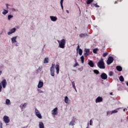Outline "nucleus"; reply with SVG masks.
<instances>
[{"label": "nucleus", "instance_id": "obj_1", "mask_svg": "<svg viewBox=\"0 0 128 128\" xmlns=\"http://www.w3.org/2000/svg\"><path fill=\"white\" fill-rule=\"evenodd\" d=\"M97 66L101 70H104L106 68V66H104V58H101L100 60L98 62Z\"/></svg>", "mask_w": 128, "mask_h": 128}, {"label": "nucleus", "instance_id": "obj_2", "mask_svg": "<svg viewBox=\"0 0 128 128\" xmlns=\"http://www.w3.org/2000/svg\"><path fill=\"white\" fill-rule=\"evenodd\" d=\"M58 42L59 44V48H65L66 46V40L62 39L60 41L58 40Z\"/></svg>", "mask_w": 128, "mask_h": 128}, {"label": "nucleus", "instance_id": "obj_3", "mask_svg": "<svg viewBox=\"0 0 128 128\" xmlns=\"http://www.w3.org/2000/svg\"><path fill=\"white\" fill-rule=\"evenodd\" d=\"M50 74L52 76H54V64H52V66L50 68Z\"/></svg>", "mask_w": 128, "mask_h": 128}, {"label": "nucleus", "instance_id": "obj_4", "mask_svg": "<svg viewBox=\"0 0 128 128\" xmlns=\"http://www.w3.org/2000/svg\"><path fill=\"white\" fill-rule=\"evenodd\" d=\"M35 114L38 118H42V114H40V111H38L36 108L35 109Z\"/></svg>", "mask_w": 128, "mask_h": 128}, {"label": "nucleus", "instance_id": "obj_5", "mask_svg": "<svg viewBox=\"0 0 128 128\" xmlns=\"http://www.w3.org/2000/svg\"><path fill=\"white\" fill-rule=\"evenodd\" d=\"M3 120L5 124H8V122H10V118L8 116H4L3 118Z\"/></svg>", "mask_w": 128, "mask_h": 128}, {"label": "nucleus", "instance_id": "obj_6", "mask_svg": "<svg viewBox=\"0 0 128 128\" xmlns=\"http://www.w3.org/2000/svg\"><path fill=\"white\" fill-rule=\"evenodd\" d=\"M114 62V58L110 56L107 60V64H110Z\"/></svg>", "mask_w": 128, "mask_h": 128}, {"label": "nucleus", "instance_id": "obj_7", "mask_svg": "<svg viewBox=\"0 0 128 128\" xmlns=\"http://www.w3.org/2000/svg\"><path fill=\"white\" fill-rule=\"evenodd\" d=\"M100 76L102 80H106L108 78V75L106 73H102Z\"/></svg>", "mask_w": 128, "mask_h": 128}, {"label": "nucleus", "instance_id": "obj_8", "mask_svg": "<svg viewBox=\"0 0 128 128\" xmlns=\"http://www.w3.org/2000/svg\"><path fill=\"white\" fill-rule=\"evenodd\" d=\"M1 84L3 88H6V79L3 80L1 82Z\"/></svg>", "mask_w": 128, "mask_h": 128}, {"label": "nucleus", "instance_id": "obj_9", "mask_svg": "<svg viewBox=\"0 0 128 128\" xmlns=\"http://www.w3.org/2000/svg\"><path fill=\"white\" fill-rule=\"evenodd\" d=\"M52 114L54 116H56L58 114V108H56L52 111Z\"/></svg>", "mask_w": 128, "mask_h": 128}, {"label": "nucleus", "instance_id": "obj_10", "mask_svg": "<svg viewBox=\"0 0 128 128\" xmlns=\"http://www.w3.org/2000/svg\"><path fill=\"white\" fill-rule=\"evenodd\" d=\"M16 28H12L9 32H8V34L10 36V34H14V32H16Z\"/></svg>", "mask_w": 128, "mask_h": 128}, {"label": "nucleus", "instance_id": "obj_11", "mask_svg": "<svg viewBox=\"0 0 128 128\" xmlns=\"http://www.w3.org/2000/svg\"><path fill=\"white\" fill-rule=\"evenodd\" d=\"M42 86H44V82L40 80L38 86V88H42Z\"/></svg>", "mask_w": 128, "mask_h": 128}, {"label": "nucleus", "instance_id": "obj_12", "mask_svg": "<svg viewBox=\"0 0 128 128\" xmlns=\"http://www.w3.org/2000/svg\"><path fill=\"white\" fill-rule=\"evenodd\" d=\"M102 102V98L100 96H98L96 100V102Z\"/></svg>", "mask_w": 128, "mask_h": 128}, {"label": "nucleus", "instance_id": "obj_13", "mask_svg": "<svg viewBox=\"0 0 128 128\" xmlns=\"http://www.w3.org/2000/svg\"><path fill=\"white\" fill-rule=\"evenodd\" d=\"M88 64L91 68H94V62H92V60H90L88 62Z\"/></svg>", "mask_w": 128, "mask_h": 128}, {"label": "nucleus", "instance_id": "obj_14", "mask_svg": "<svg viewBox=\"0 0 128 128\" xmlns=\"http://www.w3.org/2000/svg\"><path fill=\"white\" fill-rule=\"evenodd\" d=\"M50 18L51 20H52V22H56V21L58 20V18H56V16H50Z\"/></svg>", "mask_w": 128, "mask_h": 128}, {"label": "nucleus", "instance_id": "obj_15", "mask_svg": "<svg viewBox=\"0 0 128 128\" xmlns=\"http://www.w3.org/2000/svg\"><path fill=\"white\" fill-rule=\"evenodd\" d=\"M16 36H14L12 38V44H14V42H16Z\"/></svg>", "mask_w": 128, "mask_h": 128}, {"label": "nucleus", "instance_id": "obj_16", "mask_svg": "<svg viewBox=\"0 0 128 128\" xmlns=\"http://www.w3.org/2000/svg\"><path fill=\"white\" fill-rule=\"evenodd\" d=\"M27 104H26V103H24L23 104H21L20 106V108L21 110H24V108H26V106Z\"/></svg>", "mask_w": 128, "mask_h": 128}, {"label": "nucleus", "instance_id": "obj_17", "mask_svg": "<svg viewBox=\"0 0 128 128\" xmlns=\"http://www.w3.org/2000/svg\"><path fill=\"white\" fill-rule=\"evenodd\" d=\"M116 70H117L118 72H122V68L120 66H117L116 67Z\"/></svg>", "mask_w": 128, "mask_h": 128}, {"label": "nucleus", "instance_id": "obj_18", "mask_svg": "<svg viewBox=\"0 0 128 128\" xmlns=\"http://www.w3.org/2000/svg\"><path fill=\"white\" fill-rule=\"evenodd\" d=\"M39 128H44V125L42 122H40L39 123Z\"/></svg>", "mask_w": 128, "mask_h": 128}, {"label": "nucleus", "instance_id": "obj_19", "mask_svg": "<svg viewBox=\"0 0 128 128\" xmlns=\"http://www.w3.org/2000/svg\"><path fill=\"white\" fill-rule=\"evenodd\" d=\"M92 2H94V0H87L86 2V4H90Z\"/></svg>", "mask_w": 128, "mask_h": 128}, {"label": "nucleus", "instance_id": "obj_20", "mask_svg": "<svg viewBox=\"0 0 128 128\" xmlns=\"http://www.w3.org/2000/svg\"><path fill=\"white\" fill-rule=\"evenodd\" d=\"M72 88L75 90L76 92V84L74 83V82H72Z\"/></svg>", "mask_w": 128, "mask_h": 128}, {"label": "nucleus", "instance_id": "obj_21", "mask_svg": "<svg viewBox=\"0 0 128 128\" xmlns=\"http://www.w3.org/2000/svg\"><path fill=\"white\" fill-rule=\"evenodd\" d=\"M88 36L86 34H80V38H84V36Z\"/></svg>", "mask_w": 128, "mask_h": 128}, {"label": "nucleus", "instance_id": "obj_22", "mask_svg": "<svg viewBox=\"0 0 128 128\" xmlns=\"http://www.w3.org/2000/svg\"><path fill=\"white\" fill-rule=\"evenodd\" d=\"M44 64H48V58H46L44 61Z\"/></svg>", "mask_w": 128, "mask_h": 128}, {"label": "nucleus", "instance_id": "obj_23", "mask_svg": "<svg viewBox=\"0 0 128 128\" xmlns=\"http://www.w3.org/2000/svg\"><path fill=\"white\" fill-rule=\"evenodd\" d=\"M6 104H8V106H9V104H10V100L8 99H6Z\"/></svg>", "mask_w": 128, "mask_h": 128}, {"label": "nucleus", "instance_id": "obj_24", "mask_svg": "<svg viewBox=\"0 0 128 128\" xmlns=\"http://www.w3.org/2000/svg\"><path fill=\"white\" fill-rule=\"evenodd\" d=\"M119 80H120V82H124V76H120L119 77Z\"/></svg>", "mask_w": 128, "mask_h": 128}, {"label": "nucleus", "instance_id": "obj_25", "mask_svg": "<svg viewBox=\"0 0 128 128\" xmlns=\"http://www.w3.org/2000/svg\"><path fill=\"white\" fill-rule=\"evenodd\" d=\"M93 72L94 74H100V71L96 70H94Z\"/></svg>", "mask_w": 128, "mask_h": 128}, {"label": "nucleus", "instance_id": "obj_26", "mask_svg": "<svg viewBox=\"0 0 128 128\" xmlns=\"http://www.w3.org/2000/svg\"><path fill=\"white\" fill-rule=\"evenodd\" d=\"M64 102H65L66 104L68 103V96H65Z\"/></svg>", "mask_w": 128, "mask_h": 128}, {"label": "nucleus", "instance_id": "obj_27", "mask_svg": "<svg viewBox=\"0 0 128 128\" xmlns=\"http://www.w3.org/2000/svg\"><path fill=\"white\" fill-rule=\"evenodd\" d=\"M80 60L82 64H84V56H82L80 57Z\"/></svg>", "mask_w": 128, "mask_h": 128}, {"label": "nucleus", "instance_id": "obj_28", "mask_svg": "<svg viewBox=\"0 0 128 128\" xmlns=\"http://www.w3.org/2000/svg\"><path fill=\"white\" fill-rule=\"evenodd\" d=\"M60 6L62 7V10H64V6L62 5V4H64V0H60Z\"/></svg>", "mask_w": 128, "mask_h": 128}, {"label": "nucleus", "instance_id": "obj_29", "mask_svg": "<svg viewBox=\"0 0 128 128\" xmlns=\"http://www.w3.org/2000/svg\"><path fill=\"white\" fill-rule=\"evenodd\" d=\"M8 11L6 10H4L2 12L3 14H8Z\"/></svg>", "mask_w": 128, "mask_h": 128}, {"label": "nucleus", "instance_id": "obj_30", "mask_svg": "<svg viewBox=\"0 0 128 128\" xmlns=\"http://www.w3.org/2000/svg\"><path fill=\"white\" fill-rule=\"evenodd\" d=\"M98 49L95 48L93 50V52L94 54H98Z\"/></svg>", "mask_w": 128, "mask_h": 128}, {"label": "nucleus", "instance_id": "obj_31", "mask_svg": "<svg viewBox=\"0 0 128 128\" xmlns=\"http://www.w3.org/2000/svg\"><path fill=\"white\" fill-rule=\"evenodd\" d=\"M14 18V16L12 15H8V20H10V18Z\"/></svg>", "mask_w": 128, "mask_h": 128}, {"label": "nucleus", "instance_id": "obj_32", "mask_svg": "<svg viewBox=\"0 0 128 128\" xmlns=\"http://www.w3.org/2000/svg\"><path fill=\"white\" fill-rule=\"evenodd\" d=\"M56 70H60V66L58 64H56Z\"/></svg>", "mask_w": 128, "mask_h": 128}, {"label": "nucleus", "instance_id": "obj_33", "mask_svg": "<svg viewBox=\"0 0 128 128\" xmlns=\"http://www.w3.org/2000/svg\"><path fill=\"white\" fill-rule=\"evenodd\" d=\"M78 50L79 51L80 56H82V49H79Z\"/></svg>", "mask_w": 128, "mask_h": 128}, {"label": "nucleus", "instance_id": "obj_34", "mask_svg": "<svg viewBox=\"0 0 128 128\" xmlns=\"http://www.w3.org/2000/svg\"><path fill=\"white\" fill-rule=\"evenodd\" d=\"M108 53L104 52L102 56H104V58H106V56H108Z\"/></svg>", "mask_w": 128, "mask_h": 128}, {"label": "nucleus", "instance_id": "obj_35", "mask_svg": "<svg viewBox=\"0 0 128 128\" xmlns=\"http://www.w3.org/2000/svg\"><path fill=\"white\" fill-rule=\"evenodd\" d=\"M76 62V64L74 65V68H76V66H78V62H76V60H75Z\"/></svg>", "mask_w": 128, "mask_h": 128}, {"label": "nucleus", "instance_id": "obj_36", "mask_svg": "<svg viewBox=\"0 0 128 128\" xmlns=\"http://www.w3.org/2000/svg\"><path fill=\"white\" fill-rule=\"evenodd\" d=\"M70 126H74V121H71L70 123Z\"/></svg>", "mask_w": 128, "mask_h": 128}, {"label": "nucleus", "instance_id": "obj_37", "mask_svg": "<svg viewBox=\"0 0 128 128\" xmlns=\"http://www.w3.org/2000/svg\"><path fill=\"white\" fill-rule=\"evenodd\" d=\"M118 112L117 110H114L111 112V114H116Z\"/></svg>", "mask_w": 128, "mask_h": 128}, {"label": "nucleus", "instance_id": "obj_38", "mask_svg": "<svg viewBox=\"0 0 128 128\" xmlns=\"http://www.w3.org/2000/svg\"><path fill=\"white\" fill-rule=\"evenodd\" d=\"M84 52L88 54L90 52V49H85Z\"/></svg>", "mask_w": 128, "mask_h": 128}, {"label": "nucleus", "instance_id": "obj_39", "mask_svg": "<svg viewBox=\"0 0 128 128\" xmlns=\"http://www.w3.org/2000/svg\"><path fill=\"white\" fill-rule=\"evenodd\" d=\"M112 74H114V72H109V76H112Z\"/></svg>", "mask_w": 128, "mask_h": 128}, {"label": "nucleus", "instance_id": "obj_40", "mask_svg": "<svg viewBox=\"0 0 128 128\" xmlns=\"http://www.w3.org/2000/svg\"><path fill=\"white\" fill-rule=\"evenodd\" d=\"M94 6H96V8H100V6L98 5V4H94Z\"/></svg>", "mask_w": 128, "mask_h": 128}, {"label": "nucleus", "instance_id": "obj_41", "mask_svg": "<svg viewBox=\"0 0 128 128\" xmlns=\"http://www.w3.org/2000/svg\"><path fill=\"white\" fill-rule=\"evenodd\" d=\"M2 83H0V92H2Z\"/></svg>", "mask_w": 128, "mask_h": 128}, {"label": "nucleus", "instance_id": "obj_42", "mask_svg": "<svg viewBox=\"0 0 128 128\" xmlns=\"http://www.w3.org/2000/svg\"><path fill=\"white\" fill-rule=\"evenodd\" d=\"M80 50V45H78L77 46V52Z\"/></svg>", "mask_w": 128, "mask_h": 128}, {"label": "nucleus", "instance_id": "obj_43", "mask_svg": "<svg viewBox=\"0 0 128 128\" xmlns=\"http://www.w3.org/2000/svg\"><path fill=\"white\" fill-rule=\"evenodd\" d=\"M84 56H88V53H84Z\"/></svg>", "mask_w": 128, "mask_h": 128}, {"label": "nucleus", "instance_id": "obj_44", "mask_svg": "<svg viewBox=\"0 0 128 128\" xmlns=\"http://www.w3.org/2000/svg\"><path fill=\"white\" fill-rule=\"evenodd\" d=\"M0 128H2V122H0Z\"/></svg>", "mask_w": 128, "mask_h": 128}, {"label": "nucleus", "instance_id": "obj_45", "mask_svg": "<svg viewBox=\"0 0 128 128\" xmlns=\"http://www.w3.org/2000/svg\"><path fill=\"white\" fill-rule=\"evenodd\" d=\"M90 126H92V120H90Z\"/></svg>", "mask_w": 128, "mask_h": 128}, {"label": "nucleus", "instance_id": "obj_46", "mask_svg": "<svg viewBox=\"0 0 128 128\" xmlns=\"http://www.w3.org/2000/svg\"><path fill=\"white\" fill-rule=\"evenodd\" d=\"M58 72H60V70H56V74H58Z\"/></svg>", "mask_w": 128, "mask_h": 128}, {"label": "nucleus", "instance_id": "obj_47", "mask_svg": "<svg viewBox=\"0 0 128 128\" xmlns=\"http://www.w3.org/2000/svg\"><path fill=\"white\" fill-rule=\"evenodd\" d=\"M110 96H114L112 92H110Z\"/></svg>", "mask_w": 128, "mask_h": 128}, {"label": "nucleus", "instance_id": "obj_48", "mask_svg": "<svg viewBox=\"0 0 128 128\" xmlns=\"http://www.w3.org/2000/svg\"><path fill=\"white\" fill-rule=\"evenodd\" d=\"M12 10L13 12H14V11L16 10V9L12 8Z\"/></svg>", "mask_w": 128, "mask_h": 128}, {"label": "nucleus", "instance_id": "obj_49", "mask_svg": "<svg viewBox=\"0 0 128 128\" xmlns=\"http://www.w3.org/2000/svg\"><path fill=\"white\" fill-rule=\"evenodd\" d=\"M8 6H10V5L7 4H6V8H8Z\"/></svg>", "mask_w": 128, "mask_h": 128}, {"label": "nucleus", "instance_id": "obj_50", "mask_svg": "<svg viewBox=\"0 0 128 128\" xmlns=\"http://www.w3.org/2000/svg\"><path fill=\"white\" fill-rule=\"evenodd\" d=\"M115 4H118V1H116L114 2Z\"/></svg>", "mask_w": 128, "mask_h": 128}, {"label": "nucleus", "instance_id": "obj_51", "mask_svg": "<svg viewBox=\"0 0 128 128\" xmlns=\"http://www.w3.org/2000/svg\"><path fill=\"white\" fill-rule=\"evenodd\" d=\"M108 112H107V116H108Z\"/></svg>", "mask_w": 128, "mask_h": 128}, {"label": "nucleus", "instance_id": "obj_52", "mask_svg": "<svg viewBox=\"0 0 128 128\" xmlns=\"http://www.w3.org/2000/svg\"><path fill=\"white\" fill-rule=\"evenodd\" d=\"M2 74V71H0V76Z\"/></svg>", "mask_w": 128, "mask_h": 128}, {"label": "nucleus", "instance_id": "obj_53", "mask_svg": "<svg viewBox=\"0 0 128 128\" xmlns=\"http://www.w3.org/2000/svg\"><path fill=\"white\" fill-rule=\"evenodd\" d=\"M67 12H68V10H67Z\"/></svg>", "mask_w": 128, "mask_h": 128}, {"label": "nucleus", "instance_id": "obj_54", "mask_svg": "<svg viewBox=\"0 0 128 128\" xmlns=\"http://www.w3.org/2000/svg\"><path fill=\"white\" fill-rule=\"evenodd\" d=\"M86 128H88V126Z\"/></svg>", "mask_w": 128, "mask_h": 128}, {"label": "nucleus", "instance_id": "obj_55", "mask_svg": "<svg viewBox=\"0 0 128 128\" xmlns=\"http://www.w3.org/2000/svg\"><path fill=\"white\" fill-rule=\"evenodd\" d=\"M0 128H2V127H0Z\"/></svg>", "mask_w": 128, "mask_h": 128}, {"label": "nucleus", "instance_id": "obj_56", "mask_svg": "<svg viewBox=\"0 0 128 128\" xmlns=\"http://www.w3.org/2000/svg\"><path fill=\"white\" fill-rule=\"evenodd\" d=\"M76 28V27H75Z\"/></svg>", "mask_w": 128, "mask_h": 128}]
</instances>
